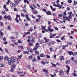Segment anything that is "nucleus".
I'll use <instances>...</instances> for the list:
<instances>
[{
	"mask_svg": "<svg viewBox=\"0 0 77 77\" xmlns=\"http://www.w3.org/2000/svg\"><path fill=\"white\" fill-rule=\"evenodd\" d=\"M16 58L14 57H11L9 58L10 60H9V57H5L4 58V60H8V64L9 65H11L12 64L14 63V62L16 61Z\"/></svg>",
	"mask_w": 77,
	"mask_h": 77,
	"instance_id": "nucleus-1",
	"label": "nucleus"
},
{
	"mask_svg": "<svg viewBox=\"0 0 77 77\" xmlns=\"http://www.w3.org/2000/svg\"><path fill=\"white\" fill-rule=\"evenodd\" d=\"M43 72H45V75H46V76H48V70L45 69H43Z\"/></svg>",
	"mask_w": 77,
	"mask_h": 77,
	"instance_id": "nucleus-2",
	"label": "nucleus"
},
{
	"mask_svg": "<svg viewBox=\"0 0 77 77\" xmlns=\"http://www.w3.org/2000/svg\"><path fill=\"white\" fill-rule=\"evenodd\" d=\"M28 38L32 39V40H31V42H35V38L33 37V36H31L29 37Z\"/></svg>",
	"mask_w": 77,
	"mask_h": 77,
	"instance_id": "nucleus-3",
	"label": "nucleus"
},
{
	"mask_svg": "<svg viewBox=\"0 0 77 77\" xmlns=\"http://www.w3.org/2000/svg\"><path fill=\"white\" fill-rule=\"evenodd\" d=\"M4 18L5 19H6V18H7V20H11V17L10 15H8L7 16L6 15H5L4 17Z\"/></svg>",
	"mask_w": 77,
	"mask_h": 77,
	"instance_id": "nucleus-4",
	"label": "nucleus"
},
{
	"mask_svg": "<svg viewBox=\"0 0 77 77\" xmlns=\"http://www.w3.org/2000/svg\"><path fill=\"white\" fill-rule=\"evenodd\" d=\"M48 31L50 32H54V30L53 29H51V27L50 26H48Z\"/></svg>",
	"mask_w": 77,
	"mask_h": 77,
	"instance_id": "nucleus-5",
	"label": "nucleus"
},
{
	"mask_svg": "<svg viewBox=\"0 0 77 77\" xmlns=\"http://www.w3.org/2000/svg\"><path fill=\"white\" fill-rule=\"evenodd\" d=\"M63 18L64 20H66V19H65V18H66V20H68V21H71V20L69 19L68 18V17H65V16L63 15Z\"/></svg>",
	"mask_w": 77,
	"mask_h": 77,
	"instance_id": "nucleus-6",
	"label": "nucleus"
},
{
	"mask_svg": "<svg viewBox=\"0 0 77 77\" xmlns=\"http://www.w3.org/2000/svg\"><path fill=\"white\" fill-rule=\"evenodd\" d=\"M32 6H33V7H34V8L32 7V6H30V8H31L32 10L33 11H34L35 10V8H36V6H35V4H33L32 5Z\"/></svg>",
	"mask_w": 77,
	"mask_h": 77,
	"instance_id": "nucleus-7",
	"label": "nucleus"
},
{
	"mask_svg": "<svg viewBox=\"0 0 77 77\" xmlns=\"http://www.w3.org/2000/svg\"><path fill=\"white\" fill-rule=\"evenodd\" d=\"M66 67L67 68H68L67 70V71H66V72L67 74H69L68 72H69V70H70V67H69V66H68L67 65H66Z\"/></svg>",
	"mask_w": 77,
	"mask_h": 77,
	"instance_id": "nucleus-8",
	"label": "nucleus"
},
{
	"mask_svg": "<svg viewBox=\"0 0 77 77\" xmlns=\"http://www.w3.org/2000/svg\"><path fill=\"white\" fill-rule=\"evenodd\" d=\"M44 39L45 40V42H44V43H47L50 41V40L48 39H47L46 37H45L44 38Z\"/></svg>",
	"mask_w": 77,
	"mask_h": 77,
	"instance_id": "nucleus-9",
	"label": "nucleus"
},
{
	"mask_svg": "<svg viewBox=\"0 0 77 77\" xmlns=\"http://www.w3.org/2000/svg\"><path fill=\"white\" fill-rule=\"evenodd\" d=\"M67 53H68V54H69V55H73V56H74V53H73V52L72 51H68L67 52Z\"/></svg>",
	"mask_w": 77,
	"mask_h": 77,
	"instance_id": "nucleus-10",
	"label": "nucleus"
},
{
	"mask_svg": "<svg viewBox=\"0 0 77 77\" xmlns=\"http://www.w3.org/2000/svg\"><path fill=\"white\" fill-rule=\"evenodd\" d=\"M68 47V44L66 45L65 46V45H63L62 47V49H63V50H65V48H66V47Z\"/></svg>",
	"mask_w": 77,
	"mask_h": 77,
	"instance_id": "nucleus-11",
	"label": "nucleus"
},
{
	"mask_svg": "<svg viewBox=\"0 0 77 77\" xmlns=\"http://www.w3.org/2000/svg\"><path fill=\"white\" fill-rule=\"evenodd\" d=\"M46 13L47 15H51V12L50 11H46Z\"/></svg>",
	"mask_w": 77,
	"mask_h": 77,
	"instance_id": "nucleus-12",
	"label": "nucleus"
},
{
	"mask_svg": "<svg viewBox=\"0 0 77 77\" xmlns=\"http://www.w3.org/2000/svg\"><path fill=\"white\" fill-rule=\"evenodd\" d=\"M59 59L60 60H64V57L63 56H60Z\"/></svg>",
	"mask_w": 77,
	"mask_h": 77,
	"instance_id": "nucleus-13",
	"label": "nucleus"
},
{
	"mask_svg": "<svg viewBox=\"0 0 77 77\" xmlns=\"http://www.w3.org/2000/svg\"><path fill=\"white\" fill-rule=\"evenodd\" d=\"M56 35V34H51L50 35V38H53L54 36H55Z\"/></svg>",
	"mask_w": 77,
	"mask_h": 77,
	"instance_id": "nucleus-14",
	"label": "nucleus"
},
{
	"mask_svg": "<svg viewBox=\"0 0 77 77\" xmlns=\"http://www.w3.org/2000/svg\"><path fill=\"white\" fill-rule=\"evenodd\" d=\"M32 60L33 62H34L35 61H36V58L34 57L32 58Z\"/></svg>",
	"mask_w": 77,
	"mask_h": 77,
	"instance_id": "nucleus-15",
	"label": "nucleus"
},
{
	"mask_svg": "<svg viewBox=\"0 0 77 77\" xmlns=\"http://www.w3.org/2000/svg\"><path fill=\"white\" fill-rule=\"evenodd\" d=\"M32 13H33V14H37L38 13V11L36 10H35L33 11H32Z\"/></svg>",
	"mask_w": 77,
	"mask_h": 77,
	"instance_id": "nucleus-16",
	"label": "nucleus"
},
{
	"mask_svg": "<svg viewBox=\"0 0 77 77\" xmlns=\"http://www.w3.org/2000/svg\"><path fill=\"white\" fill-rule=\"evenodd\" d=\"M17 4L15 3L14 2V3L12 4V6L13 8H15L16 7V6H17Z\"/></svg>",
	"mask_w": 77,
	"mask_h": 77,
	"instance_id": "nucleus-17",
	"label": "nucleus"
},
{
	"mask_svg": "<svg viewBox=\"0 0 77 77\" xmlns=\"http://www.w3.org/2000/svg\"><path fill=\"white\" fill-rule=\"evenodd\" d=\"M40 56L42 57H45V55L43 53H41L40 54Z\"/></svg>",
	"mask_w": 77,
	"mask_h": 77,
	"instance_id": "nucleus-18",
	"label": "nucleus"
},
{
	"mask_svg": "<svg viewBox=\"0 0 77 77\" xmlns=\"http://www.w3.org/2000/svg\"><path fill=\"white\" fill-rule=\"evenodd\" d=\"M14 3L17 5H18L19 4V1L18 0H14Z\"/></svg>",
	"mask_w": 77,
	"mask_h": 77,
	"instance_id": "nucleus-19",
	"label": "nucleus"
},
{
	"mask_svg": "<svg viewBox=\"0 0 77 77\" xmlns=\"http://www.w3.org/2000/svg\"><path fill=\"white\" fill-rule=\"evenodd\" d=\"M59 72L60 73V74H61L63 75V74H64V72H63V71L61 70Z\"/></svg>",
	"mask_w": 77,
	"mask_h": 77,
	"instance_id": "nucleus-20",
	"label": "nucleus"
},
{
	"mask_svg": "<svg viewBox=\"0 0 77 77\" xmlns=\"http://www.w3.org/2000/svg\"><path fill=\"white\" fill-rule=\"evenodd\" d=\"M35 46L36 47H37V48H39V43H36Z\"/></svg>",
	"mask_w": 77,
	"mask_h": 77,
	"instance_id": "nucleus-21",
	"label": "nucleus"
},
{
	"mask_svg": "<svg viewBox=\"0 0 77 77\" xmlns=\"http://www.w3.org/2000/svg\"><path fill=\"white\" fill-rule=\"evenodd\" d=\"M29 45L30 46V47L33 46V44L32 43L30 42L29 43Z\"/></svg>",
	"mask_w": 77,
	"mask_h": 77,
	"instance_id": "nucleus-22",
	"label": "nucleus"
},
{
	"mask_svg": "<svg viewBox=\"0 0 77 77\" xmlns=\"http://www.w3.org/2000/svg\"><path fill=\"white\" fill-rule=\"evenodd\" d=\"M40 20H41V19L38 18V19H36L35 21H36V22H38V23H39V21H40Z\"/></svg>",
	"mask_w": 77,
	"mask_h": 77,
	"instance_id": "nucleus-23",
	"label": "nucleus"
},
{
	"mask_svg": "<svg viewBox=\"0 0 77 77\" xmlns=\"http://www.w3.org/2000/svg\"><path fill=\"white\" fill-rule=\"evenodd\" d=\"M35 54L36 55H37V54H39V51H38L36 50L35 51Z\"/></svg>",
	"mask_w": 77,
	"mask_h": 77,
	"instance_id": "nucleus-24",
	"label": "nucleus"
},
{
	"mask_svg": "<svg viewBox=\"0 0 77 77\" xmlns=\"http://www.w3.org/2000/svg\"><path fill=\"white\" fill-rule=\"evenodd\" d=\"M65 63L66 65H68L69 63V60H67L65 62Z\"/></svg>",
	"mask_w": 77,
	"mask_h": 77,
	"instance_id": "nucleus-25",
	"label": "nucleus"
},
{
	"mask_svg": "<svg viewBox=\"0 0 77 77\" xmlns=\"http://www.w3.org/2000/svg\"><path fill=\"white\" fill-rule=\"evenodd\" d=\"M56 64H53L51 66V67H52V68H55V67H56Z\"/></svg>",
	"mask_w": 77,
	"mask_h": 77,
	"instance_id": "nucleus-26",
	"label": "nucleus"
},
{
	"mask_svg": "<svg viewBox=\"0 0 77 77\" xmlns=\"http://www.w3.org/2000/svg\"><path fill=\"white\" fill-rule=\"evenodd\" d=\"M24 3H27V4H29V1H28L27 0H24Z\"/></svg>",
	"mask_w": 77,
	"mask_h": 77,
	"instance_id": "nucleus-27",
	"label": "nucleus"
},
{
	"mask_svg": "<svg viewBox=\"0 0 77 77\" xmlns=\"http://www.w3.org/2000/svg\"><path fill=\"white\" fill-rule=\"evenodd\" d=\"M26 32H24L23 35V38H25V37H26Z\"/></svg>",
	"mask_w": 77,
	"mask_h": 77,
	"instance_id": "nucleus-28",
	"label": "nucleus"
},
{
	"mask_svg": "<svg viewBox=\"0 0 77 77\" xmlns=\"http://www.w3.org/2000/svg\"><path fill=\"white\" fill-rule=\"evenodd\" d=\"M42 30H44L45 29V26H43L42 25Z\"/></svg>",
	"mask_w": 77,
	"mask_h": 77,
	"instance_id": "nucleus-29",
	"label": "nucleus"
},
{
	"mask_svg": "<svg viewBox=\"0 0 77 77\" xmlns=\"http://www.w3.org/2000/svg\"><path fill=\"white\" fill-rule=\"evenodd\" d=\"M2 31H0V35H1V36H3V35H4V34L3 33V32H2Z\"/></svg>",
	"mask_w": 77,
	"mask_h": 77,
	"instance_id": "nucleus-30",
	"label": "nucleus"
},
{
	"mask_svg": "<svg viewBox=\"0 0 77 77\" xmlns=\"http://www.w3.org/2000/svg\"><path fill=\"white\" fill-rule=\"evenodd\" d=\"M5 66V65L4 64H0V67H4Z\"/></svg>",
	"mask_w": 77,
	"mask_h": 77,
	"instance_id": "nucleus-31",
	"label": "nucleus"
},
{
	"mask_svg": "<svg viewBox=\"0 0 77 77\" xmlns=\"http://www.w3.org/2000/svg\"><path fill=\"white\" fill-rule=\"evenodd\" d=\"M72 43L71 42H69L68 43V45H72Z\"/></svg>",
	"mask_w": 77,
	"mask_h": 77,
	"instance_id": "nucleus-32",
	"label": "nucleus"
},
{
	"mask_svg": "<svg viewBox=\"0 0 77 77\" xmlns=\"http://www.w3.org/2000/svg\"><path fill=\"white\" fill-rule=\"evenodd\" d=\"M49 50L51 51H53L54 50L52 47H51L50 48H49Z\"/></svg>",
	"mask_w": 77,
	"mask_h": 77,
	"instance_id": "nucleus-33",
	"label": "nucleus"
},
{
	"mask_svg": "<svg viewBox=\"0 0 77 77\" xmlns=\"http://www.w3.org/2000/svg\"><path fill=\"white\" fill-rule=\"evenodd\" d=\"M12 68L14 69V68H16V65L15 64H13V66L12 67Z\"/></svg>",
	"mask_w": 77,
	"mask_h": 77,
	"instance_id": "nucleus-34",
	"label": "nucleus"
},
{
	"mask_svg": "<svg viewBox=\"0 0 77 77\" xmlns=\"http://www.w3.org/2000/svg\"><path fill=\"white\" fill-rule=\"evenodd\" d=\"M38 48L37 47H35L33 49V50L34 51H35V50H38Z\"/></svg>",
	"mask_w": 77,
	"mask_h": 77,
	"instance_id": "nucleus-35",
	"label": "nucleus"
},
{
	"mask_svg": "<svg viewBox=\"0 0 77 77\" xmlns=\"http://www.w3.org/2000/svg\"><path fill=\"white\" fill-rule=\"evenodd\" d=\"M74 55H73L74 56H76L77 55V52H74Z\"/></svg>",
	"mask_w": 77,
	"mask_h": 77,
	"instance_id": "nucleus-36",
	"label": "nucleus"
},
{
	"mask_svg": "<svg viewBox=\"0 0 77 77\" xmlns=\"http://www.w3.org/2000/svg\"><path fill=\"white\" fill-rule=\"evenodd\" d=\"M18 47L20 48L21 49H24V48L23 47V46H18Z\"/></svg>",
	"mask_w": 77,
	"mask_h": 77,
	"instance_id": "nucleus-37",
	"label": "nucleus"
},
{
	"mask_svg": "<svg viewBox=\"0 0 77 77\" xmlns=\"http://www.w3.org/2000/svg\"><path fill=\"white\" fill-rule=\"evenodd\" d=\"M29 53V52L27 51H24L23 52V54H28Z\"/></svg>",
	"mask_w": 77,
	"mask_h": 77,
	"instance_id": "nucleus-38",
	"label": "nucleus"
},
{
	"mask_svg": "<svg viewBox=\"0 0 77 77\" xmlns=\"http://www.w3.org/2000/svg\"><path fill=\"white\" fill-rule=\"evenodd\" d=\"M73 3H74L73 5L74 6H75V5H76L75 4H77V2H75V1Z\"/></svg>",
	"mask_w": 77,
	"mask_h": 77,
	"instance_id": "nucleus-39",
	"label": "nucleus"
},
{
	"mask_svg": "<svg viewBox=\"0 0 77 77\" xmlns=\"http://www.w3.org/2000/svg\"><path fill=\"white\" fill-rule=\"evenodd\" d=\"M33 30V28L31 27L30 28V29L29 30V32H32Z\"/></svg>",
	"mask_w": 77,
	"mask_h": 77,
	"instance_id": "nucleus-40",
	"label": "nucleus"
},
{
	"mask_svg": "<svg viewBox=\"0 0 77 77\" xmlns=\"http://www.w3.org/2000/svg\"><path fill=\"white\" fill-rule=\"evenodd\" d=\"M41 63L42 64H43V65H44V64H45V62H44L43 61H41Z\"/></svg>",
	"mask_w": 77,
	"mask_h": 77,
	"instance_id": "nucleus-41",
	"label": "nucleus"
},
{
	"mask_svg": "<svg viewBox=\"0 0 77 77\" xmlns=\"http://www.w3.org/2000/svg\"><path fill=\"white\" fill-rule=\"evenodd\" d=\"M37 58L38 60H41V57L40 56H37Z\"/></svg>",
	"mask_w": 77,
	"mask_h": 77,
	"instance_id": "nucleus-42",
	"label": "nucleus"
},
{
	"mask_svg": "<svg viewBox=\"0 0 77 77\" xmlns=\"http://www.w3.org/2000/svg\"><path fill=\"white\" fill-rule=\"evenodd\" d=\"M21 17H24V14L23 13H21Z\"/></svg>",
	"mask_w": 77,
	"mask_h": 77,
	"instance_id": "nucleus-43",
	"label": "nucleus"
},
{
	"mask_svg": "<svg viewBox=\"0 0 77 77\" xmlns=\"http://www.w3.org/2000/svg\"><path fill=\"white\" fill-rule=\"evenodd\" d=\"M48 44L49 45H51L52 44V43L51 42H48Z\"/></svg>",
	"mask_w": 77,
	"mask_h": 77,
	"instance_id": "nucleus-44",
	"label": "nucleus"
},
{
	"mask_svg": "<svg viewBox=\"0 0 77 77\" xmlns=\"http://www.w3.org/2000/svg\"><path fill=\"white\" fill-rule=\"evenodd\" d=\"M14 44L15 45H18V43L15 42L14 43Z\"/></svg>",
	"mask_w": 77,
	"mask_h": 77,
	"instance_id": "nucleus-45",
	"label": "nucleus"
},
{
	"mask_svg": "<svg viewBox=\"0 0 77 77\" xmlns=\"http://www.w3.org/2000/svg\"><path fill=\"white\" fill-rule=\"evenodd\" d=\"M10 71L11 72H14V68L12 67L10 70Z\"/></svg>",
	"mask_w": 77,
	"mask_h": 77,
	"instance_id": "nucleus-46",
	"label": "nucleus"
},
{
	"mask_svg": "<svg viewBox=\"0 0 77 77\" xmlns=\"http://www.w3.org/2000/svg\"><path fill=\"white\" fill-rule=\"evenodd\" d=\"M67 2H69V3H72V1L71 0H68Z\"/></svg>",
	"mask_w": 77,
	"mask_h": 77,
	"instance_id": "nucleus-47",
	"label": "nucleus"
},
{
	"mask_svg": "<svg viewBox=\"0 0 77 77\" xmlns=\"http://www.w3.org/2000/svg\"><path fill=\"white\" fill-rule=\"evenodd\" d=\"M3 57L2 56H0V60H3Z\"/></svg>",
	"mask_w": 77,
	"mask_h": 77,
	"instance_id": "nucleus-48",
	"label": "nucleus"
},
{
	"mask_svg": "<svg viewBox=\"0 0 77 77\" xmlns=\"http://www.w3.org/2000/svg\"><path fill=\"white\" fill-rule=\"evenodd\" d=\"M54 28L55 30H59V29H58V28H57L56 27H54Z\"/></svg>",
	"mask_w": 77,
	"mask_h": 77,
	"instance_id": "nucleus-49",
	"label": "nucleus"
},
{
	"mask_svg": "<svg viewBox=\"0 0 77 77\" xmlns=\"http://www.w3.org/2000/svg\"><path fill=\"white\" fill-rule=\"evenodd\" d=\"M72 75L73 76H76V74L75 73H72Z\"/></svg>",
	"mask_w": 77,
	"mask_h": 77,
	"instance_id": "nucleus-50",
	"label": "nucleus"
},
{
	"mask_svg": "<svg viewBox=\"0 0 77 77\" xmlns=\"http://www.w3.org/2000/svg\"><path fill=\"white\" fill-rule=\"evenodd\" d=\"M73 62L75 63V64H77V60H74Z\"/></svg>",
	"mask_w": 77,
	"mask_h": 77,
	"instance_id": "nucleus-51",
	"label": "nucleus"
},
{
	"mask_svg": "<svg viewBox=\"0 0 77 77\" xmlns=\"http://www.w3.org/2000/svg\"><path fill=\"white\" fill-rule=\"evenodd\" d=\"M59 54H62V51H59Z\"/></svg>",
	"mask_w": 77,
	"mask_h": 77,
	"instance_id": "nucleus-52",
	"label": "nucleus"
},
{
	"mask_svg": "<svg viewBox=\"0 0 77 77\" xmlns=\"http://www.w3.org/2000/svg\"><path fill=\"white\" fill-rule=\"evenodd\" d=\"M26 19L27 20H28L29 21H31V20H30V18H29V17H27V18H26Z\"/></svg>",
	"mask_w": 77,
	"mask_h": 77,
	"instance_id": "nucleus-53",
	"label": "nucleus"
},
{
	"mask_svg": "<svg viewBox=\"0 0 77 77\" xmlns=\"http://www.w3.org/2000/svg\"><path fill=\"white\" fill-rule=\"evenodd\" d=\"M18 43H19V44H21V42H22L21 40H18Z\"/></svg>",
	"mask_w": 77,
	"mask_h": 77,
	"instance_id": "nucleus-54",
	"label": "nucleus"
},
{
	"mask_svg": "<svg viewBox=\"0 0 77 77\" xmlns=\"http://www.w3.org/2000/svg\"><path fill=\"white\" fill-rule=\"evenodd\" d=\"M57 42H61V41H60V40H59V39H57L56 40Z\"/></svg>",
	"mask_w": 77,
	"mask_h": 77,
	"instance_id": "nucleus-55",
	"label": "nucleus"
},
{
	"mask_svg": "<svg viewBox=\"0 0 77 77\" xmlns=\"http://www.w3.org/2000/svg\"><path fill=\"white\" fill-rule=\"evenodd\" d=\"M3 40L4 41H6V38L5 37L3 38Z\"/></svg>",
	"mask_w": 77,
	"mask_h": 77,
	"instance_id": "nucleus-56",
	"label": "nucleus"
},
{
	"mask_svg": "<svg viewBox=\"0 0 77 77\" xmlns=\"http://www.w3.org/2000/svg\"><path fill=\"white\" fill-rule=\"evenodd\" d=\"M68 17L69 18V19H71V18H72V16H71V15H69L68 16Z\"/></svg>",
	"mask_w": 77,
	"mask_h": 77,
	"instance_id": "nucleus-57",
	"label": "nucleus"
},
{
	"mask_svg": "<svg viewBox=\"0 0 77 77\" xmlns=\"http://www.w3.org/2000/svg\"><path fill=\"white\" fill-rule=\"evenodd\" d=\"M0 50L2 52H3V50L2 48L0 47Z\"/></svg>",
	"mask_w": 77,
	"mask_h": 77,
	"instance_id": "nucleus-58",
	"label": "nucleus"
},
{
	"mask_svg": "<svg viewBox=\"0 0 77 77\" xmlns=\"http://www.w3.org/2000/svg\"><path fill=\"white\" fill-rule=\"evenodd\" d=\"M2 14H3L4 15H5V14H6V13H5V11H2Z\"/></svg>",
	"mask_w": 77,
	"mask_h": 77,
	"instance_id": "nucleus-59",
	"label": "nucleus"
},
{
	"mask_svg": "<svg viewBox=\"0 0 77 77\" xmlns=\"http://www.w3.org/2000/svg\"><path fill=\"white\" fill-rule=\"evenodd\" d=\"M16 16V17L17 18H20V15H17Z\"/></svg>",
	"mask_w": 77,
	"mask_h": 77,
	"instance_id": "nucleus-60",
	"label": "nucleus"
},
{
	"mask_svg": "<svg viewBox=\"0 0 77 77\" xmlns=\"http://www.w3.org/2000/svg\"><path fill=\"white\" fill-rule=\"evenodd\" d=\"M4 9H6V5H4L3 6Z\"/></svg>",
	"mask_w": 77,
	"mask_h": 77,
	"instance_id": "nucleus-61",
	"label": "nucleus"
},
{
	"mask_svg": "<svg viewBox=\"0 0 77 77\" xmlns=\"http://www.w3.org/2000/svg\"><path fill=\"white\" fill-rule=\"evenodd\" d=\"M69 10H70V8H69V7H67V10L69 11Z\"/></svg>",
	"mask_w": 77,
	"mask_h": 77,
	"instance_id": "nucleus-62",
	"label": "nucleus"
},
{
	"mask_svg": "<svg viewBox=\"0 0 77 77\" xmlns=\"http://www.w3.org/2000/svg\"><path fill=\"white\" fill-rule=\"evenodd\" d=\"M6 76L7 77H11L10 74H8V75H6Z\"/></svg>",
	"mask_w": 77,
	"mask_h": 77,
	"instance_id": "nucleus-63",
	"label": "nucleus"
},
{
	"mask_svg": "<svg viewBox=\"0 0 77 77\" xmlns=\"http://www.w3.org/2000/svg\"><path fill=\"white\" fill-rule=\"evenodd\" d=\"M50 76H51V77H54V75L51 74H50Z\"/></svg>",
	"mask_w": 77,
	"mask_h": 77,
	"instance_id": "nucleus-64",
	"label": "nucleus"
}]
</instances>
